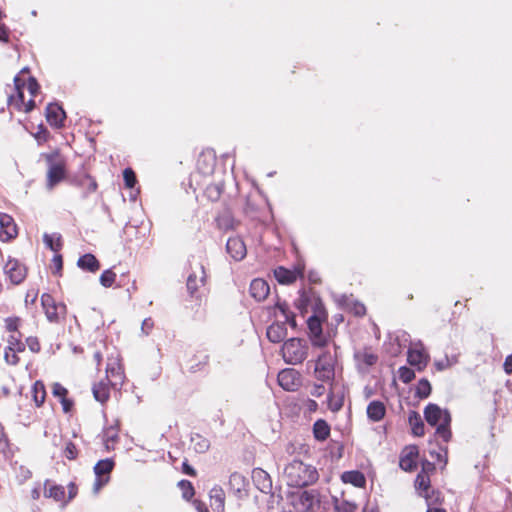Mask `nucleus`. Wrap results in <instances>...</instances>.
<instances>
[{"instance_id":"nucleus-36","label":"nucleus","mask_w":512,"mask_h":512,"mask_svg":"<svg viewBox=\"0 0 512 512\" xmlns=\"http://www.w3.org/2000/svg\"><path fill=\"white\" fill-rule=\"evenodd\" d=\"M43 242L46 247L54 252H58L62 248L61 235L60 234H48L43 235Z\"/></svg>"},{"instance_id":"nucleus-38","label":"nucleus","mask_w":512,"mask_h":512,"mask_svg":"<svg viewBox=\"0 0 512 512\" xmlns=\"http://www.w3.org/2000/svg\"><path fill=\"white\" fill-rule=\"evenodd\" d=\"M307 327H308V337L310 338L314 334H321V331H323L322 328V319L313 314L311 315L307 320Z\"/></svg>"},{"instance_id":"nucleus-19","label":"nucleus","mask_w":512,"mask_h":512,"mask_svg":"<svg viewBox=\"0 0 512 512\" xmlns=\"http://www.w3.org/2000/svg\"><path fill=\"white\" fill-rule=\"evenodd\" d=\"M268 340L272 343H280L287 336L286 322H274L268 326L266 331Z\"/></svg>"},{"instance_id":"nucleus-47","label":"nucleus","mask_w":512,"mask_h":512,"mask_svg":"<svg viewBox=\"0 0 512 512\" xmlns=\"http://www.w3.org/2000/svg\"><path fill=\"white\" fill-rule=\"evenodd\" d=\"M115 278L116 274L111 269H107L103 271L99 280L102 286L109 288L113 285Z\"/></svg>"},{"instance_id":"nucleus-54","label":"nucleus","mask_w":512,"mask_h":512,"mask_svg":"<svg viewBox=\"0 0 512 512\" xmlns=\"http://www.w3.org/2000/svg\"><path fill=\"white\" fill-rule=\"evenodd\" d=\"M52 264H53V271H52L53 274L60 276L62 268H63L62 256L60 254L54 255V257L52 259Z\"/></svg>"},{"instance_id":"nucleus-4","label":"nucleus","mask_w":512,"mask_h":512,"mask_svg":"<svg viewBox=\"0 0 512 512\" xmlns=\"http://www.w3.org/2000/svg\"><path fill=\"white\" fill-rule=\"evenodd\" d=\"M47 163V188L52 189L66 176V162L58 151L42 153Z\"/></svg>"},{"instance_id":"nucleus-33","label":"nucleus","mask_w":512,"mask_h":512,"mask_svg":"<svg viewBox=\"0 0 512 512\" xmlns=\"http://www.w3.org/2000/svg\"><path fill=\"white\" fill-rule=\"evenodd\" d=\"M118 430L119 424L117 422L115 425H111L103 431V440L107 450L110 449V443H115L118 441Z\"/></svg>"},{"instance_id":"nucleus-21","label":"nucleus","mask_w":512,"mask_h":512,"mask_svg":"<svg viewBox=\"0 0 512 512\" xmlns=\"http://www.w3.org/2000/svg\"><path fill=\"white\" fill-rule=\"evenodd\" d=\"M386 414V407L382 401L373 400L367 406V417L373 422L381 421Z\"/></svg>"},{"instance_id":"nucleus-1","label":"nucleus","mask_w":512,"mask_h":512,"mask_svg":"<svg viewBox=\"0 0 512 512\" xmlns=\"http://www.w3.org/2000/svg\"><path fill=\"white\" fill-rule=\"evenodd\" d=\"M284 473L290 487L303 488L314 484L319 478L314 466L296 459L285 467Z\"/></svg>"},{"instance_id":"nucleus-58","label":"nucleus","mask_w":512,"mask_h":512,"mask_svg":"<svg viewBox=\"0 0 512 512\" xmlns=\"http://www.w3.org/2000/svg\"><path fill=\"white\" fill-rule=\"evenodd\" d=\"M275 307L281 312V314L286 318L289 314H292L293 312L290 311L289 305L286 301H281L280 299L277 300Z\"/></svg>"},{"instance_id":"nucleus-63","label":"nucleus","mask_w":512,"mask_h":512,"mask_svg":"<svg viewBox=\"0 0 512 512\" xmlns=\"http://www.w3.org/2000/svg\"><path fill=\"white\" fill-rule=\"evenodd\" d=\"M153 326H154L153 320L151 318H146L142 322L141 331L145 335H148L150 333V331L152 330Z\"/></svg>"},{"instance_id":"nucleus-16","label":"nucleus","mask_w":512,"mask_h":512,"mask_svg":"<svg viewBox=\"0 0 512 512\" xmlns=\"http://www.w3.org/2000/svg\"><path fill=\"white\" fill-rule=\"evenodd\" d=\"M249 291L251 297L256 301L261 302L269 295L270 286L264 279L257 278L251 281Z\"/></svg>"},{"instance_id":"nucleus-32","label":"nucleus","mask_w":512,"mask_h":512,"mask_svg":"<svg viewBox=\"0 0 512 512\" xmlns=\"http://www.w3.org/2000/svg\"><path fill=\"white\" fill-rule=\"evenodd\" d=\"M73 182L77 186L81 187L87 184V190L83 194L84 198H86L89 194L94 193L97 190V182L88 174H84L80 178L74 179Z\"/></svg>"},{"instance_id":"nucleus-18","label":"nucleus","mask_w":512,"mask_h":512,"mask_svg":"<svg viewBox=\"0 0 512 512\" xmlns=\"http://www.w3.org/2000/svg\"><path fill=\"white\" fill-rule=\"evenodd\" d=\"M407 360L411 366H415L417 370H423L429 361V355L424 349H408Z\"/></svg>"},{"instance_id":"nucleus-41","label":"nucleus","mask_w":512,"mask_h":512,"mask_svg":"<svg viewBox=\"0 0 512 512\" xmlns=\"http://www.w3.org/2000/svg\"><path fill=\"white\" fill-rule=\"evenodd\" d=\"M178 487L181 490L182 497L185 500H190L195 494L194 487L189 480H185V479L180 480L178 482Z\"/></svg>"},{"instance_id":"nucleus-62","label":"nucleus","mask_w":512,"mask_h":512,"mask_svg":"<svg viewBox=\"0 0 512 512\" xmlns=\"http://www.w3.org/2000/svg\"><path fill=\"white\" fill-rule=\"evenodd\" d=\"M10 31L5 24H0V43H8Z\"/></svg>"},{"instance_id":"nucleus-26","label":"nucleus","mask_w":512,"mask_h":512,"mask_svg":"<svg viewBox=\"0 0 512 512\" xmlns=\"http://www.w3.org/2000/svg\"><path fill=\"white\" fill-rule=\"evenodd\" d=\"M330 426L324 419H318L313 424V435L317 441H325L330 435Z\"/></svg>"},{"instance_id":"nucleus-20","label":"nucleus","mask_w":512,"mask_h":512,"mask_svg":"<svg viewBox=\"0 0 512 512\" xmlns=\"http://www.w3.org/2000/svg\"><path fill=\"white\" fill-rule=\"evenodd\" d=\"M216 159L212 152H206L199 155L197 160V169L203 175H210L214 171Z\"/></svg>"},{"instance_id":"nucleus-56","label":"nucleus","mask_w":512,"mask_h":512,"mask_svg":"<svg viewBox=\"0 0 512 512\" xmlns=\"http://www.w3.org/2000/svg\"><path fill=\"white\" fill-rule=\"evenodd\" d=\"M19 322V317H8L5 319V327L9 332H15L18 330Z\"/></svg>"},{"instance_id":"nucleus-12","label":"nucleus","mask_w":512,"mask_h":512,"mask_svg":"<svg viewBox=\"0 0 512 512\" xmlns=\"http://www.w3.org/2000/svg\"><path fill=\"white\" fill-rule=\"evenodd\" d=\"M66 119V112L63 107L56 103H49L46 107V120L50 126L60 129L64 127V121Z\"/></svg>"},{"instance_id":"nucleus-50","label":"nucleus","mask_w":512,"mask_h":512,"mask_svg":"<svg viewBox=\"0 0 512 512\" xmlns=\"http://www.w3.org/2000/svg\"><path fill=\"white\" fill-rule=\"evenodd\" d=\"M447 453L448 448L447 446H440V451H431L430 455L433 459H435L439 463H443V467L447 464Z\"/></svg>"},{"instance_id":"nucleus-45","label":"nucleus","mask_w":512,"mask_h":512,"mask_svg":"<svg viewBox=\"0 0 512 512\" xmlns=\"http://www.w3.org/2000/svg\"><path fill=\"white\" fill-rule=\"evenodd\" d=\"M8 347L7 349L12 352H23L25 350V344L21 342L19 337L15 335H10L8 338Z\"/></svg>"},{"instance_id":"nucleus-9","label":"nucleus","mask_w":512,"mask_h":512,"mask_svg":"<svg viewBox=\"0 0 512 512\" xmlns=\"http://www.w3.org/2000/svg\"><path fill=\"white\" fill-rule=\"evenodd\" d=\"M206 282V272L202 263L191 265V272L187 277L186 287L191 297H194L200 286Z\"/></svg>"},{"instance_id":"nucleus-39","label":"nucleus","mask_w":512,"mask_h":512,"mask_svg":"<svg viewBox=\"0 0 512 512\" xmlns=\"http://www.w3.org/2000/svg\"><path fill=\"white\" fill-rule=\"evenodd\" d=\"M59 310L65 311L66 306L64 304H53L50 307L45 309V314L47 319L50 322H58L59 320Z\"/></svg>"},{"instance_id":"nucleus-25","label":"nucleus","mask_w":512,"mask_h":512,"mask_svg":"<svg viewBox=\"0 0 512 512\" xmlns=\"http://www.w3.org/2000/svg\"><path fill=\"white\" fill-rule=\"evenodd\" d=\"M77 266L82 270L94 273L99 270L100 263L93 254L86 253L78 259Z\"/></svg>"},{"instance_id":"nucleus-3","label":"nucleus","mask_w":512,"mask_h":512,"mask_svg":"<svg viewBox=\"0 0 512 512\" xmlns=\"http://www.w3.org/2000/svg\"><path fill=\"white\" fill-rule=\"evenodd\" d=\"M309 346L305 339L292 337L287 339L282 347L281 354L284 362L289 365L303 363L308 357Z\"/></svg>"},{"instance_id":"nucleus-6","label":"nucleus","mask_w":512,"mask_h":512,"mask_svg":"<svg viewBox=\"0 0 512 512\" xmlns=\"http://www.w3.org/2000/svg\"><path fill=\"white\" fill-rule=\"evenodd\" d=\"M292 504L297 512H311L320 505V493L316 489L293 493Z\"/></svg>"},{"instance_id":"nucleus-14","label":"nucleus","mask_w":512,"mask_h":512,"mask_svg":"<svg viewBox=\"0 0 512 512\" xmlns=\"http://www.w3.org/2000/svg\"><path fill=\"white\" fill-rule=\"evenodd\" d=\"M226 251L235 261H241L247 253L244 241L237 236L228 238Z\"/></svg>"},{"instance_id":"nucleus-42","label":"nucleus","mask_w":512,"mask_h":512,"mask_svg":"<svg viewBox=\"0 0 512 512\" xmlns=\"http://www.w3.org/2000/svg\"><path fill=\"white\" fill-rule=\"evenodd\" d=\"M415 487H416L417 490H420L423 493L428 491L430 489V478H429V475L423 474V473H419L416 476V479H415Z\"/></svg>"},{"instance_id":"nucleus-7","label":"nucleus","mask_w":512,"mask_h":512,"mask_svg":"<svg viewBox=\"0 0 512 512\" xmlns=\"http://www.w3.org/2000/svg\"><path fill=\"white\" fill-rule=\"evenodd\" d=\"M29 73V67L23 66L19 75H16L14 78L15 89H16V97H10L11 105L15 106L17 109H23L24 112L28 113L35 108V101L30 99L28 102H24V92L23 87H25V74Z\"/></svg>"},{"instance_id":"nucleus-5","label":"nucleus","mask_w":512,"mask_h":512,"mask_svg":"<svg viewBox=\"0 0 512 512\" xmlns=\"http://www.w3.org/2000/svg\"><path fill=\"white\" fill-rule=\"evenodd\" d=\"M336 361V355H333L329 350L320 353L314 361V377L322 383L332 385L335 378Z\"/></svg>"},{"instance_id":"nucleus-44","label":"nucleus","mask_w":512,"mask_h":512,"mask_svg":"<svg viewBox=\"0 0 512 512\" xmlns=\"http://www.w3.org/2000/svg\"><path fill=\"white\" fill-rule=\"evenodd\" d=\"M123 179L127 188L133 189L137 184L136 174L132 168H125L123 171Z\"/></svg>"},{"instance_id":"nucleus-30","label":"nucleus","mask_w":512,"mask_h":512,"mask_svg":"<svg viewBox=\"0 0 512 512\" xmlns=\"http://www.w3.org/2000/svg\"><path fill=\"white\" fill-rule=\"evenodd\" d=\"M31 393L33 397V401L37 407H40L46 398V390L44 383L40 380H37L31 388Z\"/></svg>"},{"instance_id":"nucleus-53","label":"nucleus","mask_w":512,"mask_h":512,"mask_svg":"<svg viewBox=\"0 0 512 512\" xmlns=\"http://www.w3.org/2000/svg\"><path fill=\"white\" fill-rule=\"evenodd\" d=\"M25 86L27 87V90L32 96H35L40 89V85L38 84L36 78L32 76L28 77V81L27 83H25Z\"/></svg>"},{"instance_id":"nucleus-59","label":"nucleus","mask_w":512,"mask_h":512,"mask_svg":"<svg viewBox=\"0 0 512 512\" xmlns=\"http://www.w3.org/2000/svg\"><path fill=\"white\" fill-rule=\"evenodd\" d=\"M351 311L355 316L361 317L366 313V307L364 304L355 301L351 307Z\"/></svg>"},{"instance_id":"nucleus-51","label":"nucleus","mask_w":512,"mask_h":512,"mask_svg":"<svg viewBox=\"0 0 512 512\" xmlns=\"http://www.w3.org/2000/svg\"><path fill=\"white\" fill-rule=\"evenodd\" d=\"M78 450L76 448V445L72 441H68L64 448V456L68 460H74L77 458Z\"/></svg>"},{"instance_id":"nucleus-17","label":"nucleus","mask_w":512,"mask_h":512,"mask_svg":"<svg viewBox=\"0 0 512 512\" xmlns=\"http://www.w3.org/2000/svg\"><path fill=\"white\" fill-rule=\"evenodd\" d=\"M17 235L16 224L13 218L5 213H0V238L10 240Z\"/></svg>"},{"instance_id":"nucleus-34","label":"nucleus","mask_w":512,"mask_h":512,"mask_svg":"<svg viewBox=\"0 0 512 512\" xmlns=\"http://www.w3.org/2000/svg\"><path fill=\"white\" fill-rule=\"evenodd\" d=\"M228 484L231 490L240 493L245 488L246 478L241 473L234 472L230 475Z\"/></svg>"},{"instance_id":"nucleus-22","label":"nucleus","mask_w":512,"mask_h":512,"mask_svg":"<svg viewBox=\"0 0 512 512\" xmlns=\"http://www.w3.org/2000/svg\"><path fill=\"white\" fill-rule=\"evenodd\" d=\"M210 502L214 512H224L225 493L220 486H214L211 489Z\"/></svg>"},{"instance_id":"nucleus-55","label":"nucleus","mask_w":512,"mask_h":512,"mask_svg":"<svg viewBox=\"0 0 512 512\" xmlns=\"http://www.w3.org/2000/svg\"><path fill=\"white\" fill-rule=\"evenodd\" d=\"M52 393L55 397H58L61 399L67 397L68 390L62 386L60 383H54L52 387Z\"/></svg>"},{"instance_id":"nucleus-8","label":"nucleus","mask_w":512,"mask_h":512,"mask_svg":"<svg viewBox=\"0 0 512 512\" xmlns=\"http://www.w3.org/2000/svg\"><path fill=\"white\" fill-rule=\"evenodd\" d=\"M115 466V462L111 458L99 460L94 466L95 482L94 490L98 491L102 486L108 483L110 473Z\"/></svg>"},{"instance_id":"nucleus-46","label":"nucleus","mask_w":512,"mask_h":512,"mask_svg":"<svg viewBox=\"0 0 512 512\" xmlns=\"http://www.w3.org/2000/svg\"><path fill=\"white\" fill-rule=\"evenodd\" d=\"M399 379L405 383H410L415 378V372L413 369L407 366H401L398 370Z\"/></svg>"},{"instance_id":"nucleus-52","label":"nucleus","mask_w":512,"mask_h":512,"mask_svg":"<svg viewBox=\"0 0 512 512\" xmlns=\"http://www.w3.org/2000/svg\"><path fill=\"white\" fill-rule=\"evenodd\" d=\"M34 137L37 142L41 144L48 140L49 132L43 124H40L38 125V131L35 133Z\"/></svg>"},{"instance_id":"nucleus-23","label":"nucleus","mask_w":512,"mask_h":512,"mask_svg":"<svg viewBox=\"0 0 512 512\" xmlns=\"http://www.w3.org/2000/svg\"><path fill=\"white\" fill-rule=\"evenodd\" d=\"M341 480L344 483L352 484L357 488H362L366 485V478L359 470L345 471L341 475Z\"/></svg>"},{"instance_id":"nucleus-43","label":"nucleus","mask_w":512,"mask_h":512,"mask_svg":"<svg viewBox=\"0 0 512 512\" xmlns=\"http://www.w3.org/2000/svg\"><path fill=\"white\" fill-rule=\"evenodd\" d=\"M355 358L358 361H361L366 366L370 367L376 364L378 357L377 355L370 353V352H363V353H356Z\"/></svg>"},{"instance_id":"nucleus-48","label":"nucleus","mask_w":512,"mask_h":512,"mask_svg":"<svg viewBox=\"0 0 512 512\" xmlns=\"http://www.w3.org/2000/svg\"><path fill=\"white\" fill-rule=\"evenodd\" d=\"M327 398H328V406L331 411L337 412L343 407V404H344L343 397L335 399L332 390H330Z\"/></svg>"},{"instance_id":"nucleus-15","label":"nucleus","mask_w":512,"mask_h":512,"mask_svg":"<svg viewBox=\"0 0 512 512\" xmlns=\"http://www.w3.org/2000/svg\"><path fill=\"white\" fill-rule=\"evenodd\" d=\"M303 276V269L297 268L290 270L284 266H278L274 269V277L278 283L288 285L296 281L297 277Z\"/></svg>"},{"instance_id":"nucleus-37","label":"nucleus","mask_w":512,"mask_h":512,"mask_svg":"<svg viewBox=\"0 0 512 512\" xmlns=\"http://www.w3.org/2000/svg\"><path fill=\"white\" fill-rule=\"evenodd\" d=\"M432 391V387L430 382L426 378H422L419 380L416 389H415V397L419 399H426L430 396Z\"/></svg>"},{"instance_id":"nucleus-60","label":"nucleus","mask_w":512,"mask_h":512,"mask_svg":"<svg viewBox=\"0 0 512 512\" xmlns=\"http://www.w3.org/2000/svg\"><path fill=\"white\" fill-rule=\"evenodd\" d=\"M27 346L29 347L30 351L37 353L40 351V343L36 337H28L26 339Z\"/></svg>"},{"instance_id":"nucleus-11","label":"nucleus","mask_w":512,"mask_h":512,"mask_svg":"<svg viewBox=\"0 0 512 512\" xmlns=\"http://www.w3.org/2000/svg\"><path fill=\"white\" fill-rule=\"evenodd\" d=\"M4 272L9 277L11 283L18 285L26 277V267L16 259H9L4 266Z\"/></svg>"},{"instance_id":"nucleus-28","label":"nucleus","mask_w":512,"mask_h":512,"mask_svg":"<svg viewBox=\"0 0 512 512\" xmlns=\"http://www.w3.org/2000/svg\"><path fill=\"white\" fill-rule=\"evenodd\" d=\"M418 455L417 447H412L410 452L400 458V468L404 471L411 472L417 467V463L414 459Z\"/></svg>"},{"instance_id":"nucleus-35","label":"nucleus","mask_w":512,"mask_h":512,"mask_svg":"<svg viewBox=\"0 0 512 512\" xmlns=\"http://www.w3.org/2000/svg\"><path fill=\"white\" fill-rule=\"evenodd\" d=\"M93 396L95 400L100 403H104L109 399V387L103 382L94 384L92 388Z\"/></svg>"},{"instance_id":"nucleus-27","label":"nucleus","mask_w":512,"mask_h":512,"mask_svg":"<svg viewBox=\"0 0 512 512\" xmlns=\"http://www.w3.org/2000/svg\"><path fill=\"white\" fill-rule=\"evenodd\" d=\"M190 443L196 453H206L210 448V441L199 433H193Z\"/></svg>"},{"instance_id":"nucleus-10","label":"nucleus","mask_w":512,"mask_h":512,"mask_svg":"<svg viewBox=\"0 0 512 512\" xmlns=\"http://www.w3.org/2000/svg\"><path fill=\"white\" fill-rule=\"evenodd\" d=\"M277 381L286 391H296L300 386L301 375L293 368H285L278 373Z\"/></svg>"},{"instance_id":"nucleus-57","label":"nucleus","mask_w":512,"mask_h":512,"mask_svg":"<svg viewBox=\"0 0 512 512\" xmlns=\"http://www.w3.org/2000/svg\"><path fill=\"white\" fill-rule=\"evenodd\" d=\"M335 508L338 512H355L356 505L344 500L340 504H337Z\"/></svg>"},{"instance_id":"nucleus-24","label":"nucleus","mask_w":512,"mask_h":512,"mask_svg":"<svg viewBox=\"0 0 512 512\" xmlns=\"http://www.w3.org/2000/svg\"><path fill=\"white\" fill-rule=\"evenodd\" d=\"M408 423L411 426L412 434L417 437H421L425 433V425L421 418V415L415 411L410 410L408 414Z\"/></svg>"},{"instance_id":"nucleus-64","label":"nucleus","mask_w":512,"mask_h":512,"mask_svg":"<svg viewBox=\"0 0 512 512\" xmlns=\"http://www.w3.org/2000/svg\"><path fill=\"white\" fill-rule=\"evenodd\" d=\"M193 506H194V508L196 509L197 512H209L208 507L201 500L195 499L193 501Z\"/></svg>"},{"instance_id":"nucleus-40","label":"nucleus","mask_w":512,"mask_h":512,"mask_svg":"<svg viewBox=\"0 0 512 512\" xmlns=\"http://www.w3.org/2000/svg\"><path fill=\"white\" fill-rule=\"evenodd\" d=\"M420 495L425 498L427 507H433L441 502V492L438 490L420 492Z\"/></svg>"},{"instance_id":"nucleus-31","label":"nucleus","mask_w":512,"mask_h":512,"mask_svg":"<svg viewBox=\"0 0 512 512\" xmlns=\"http://www.w3.org/2000/svg\"><path fill=\"white\" fill-rule=\"evenodd\" d=\"M44 495L45 497L53 498L56 501H60L65 496V489L62 485H50L49 481H46Z\"/></svg>"},{"instance_id":"nucleus-2","label":"nucleus","mask_w":512,"mask_h":512,"mask_svg":"<svg viewBox=\"0 0 512 512\" xmlns=\"http://www.w3.org/2000/svg\"><path fill=\"white\" fill-rule=\"evenodd\" d=\"M424 418L430 426L436 427L435 434L444 442L451 440L452 418L447 409H441L437 404L429 403L424 409Z\"/></svg>"},{"instance_id":"nucleus-61","label":"nucleus","mask_w":512,"mask_h":512,"mask_svg":"<svg viewBox=\"0 0 512 512\" xmlns=\"http://www.w3.org/2000/svg\"><path fill=\"white\" fill-rule=\"evenodd\" d=\"M325 393V386L324 383L317 384L315 383L310 391V394L313 397L319 398Z\"/></svg>"},{"instance_id":"nucleus-29","label":"nucleus","mask_w":512,"mask_h":512,"mask_svg":"<svg viewBox=\"0 0 512 512\" xmlns=\"http://www.w3.org/2000/svg\"><path fill=\"white\" fill-rule=\"evenodd\" d=\"M223 191H224V182L219 181V182L207 185L204 193H205V196L210 201L216 202L220 199Z\"/></svg>"},{"instance_id":"nucleus-13","label":"nucleus","mask_w":512,"mask_h":512,"mask_svg":"<svg viewBox=\"0 0 512 512\" xmlns=\"http://www.w3.org/2000/svg\"><path fill=\"white\" fill-rule=\"evenodd\" d=\"M252 481L260 492L264 494H273L272 479L262 468H254L252 470Z\"/></svg>"},{"instance_id":"nucleus-49","label":"nucleus","mask_w":512,"mask_h":512,"mask_svg":"<svg viewBox=\"0 0 512 512\" xmlns=\"http://www.w3.org/2000/svg\"><path fill=\"white\" fill-rule=\"evenodd\" d=\"M311 345L315 348H324L328 344V337L323 334H314L309 338Z\"/></svg>"}]
</instances>
